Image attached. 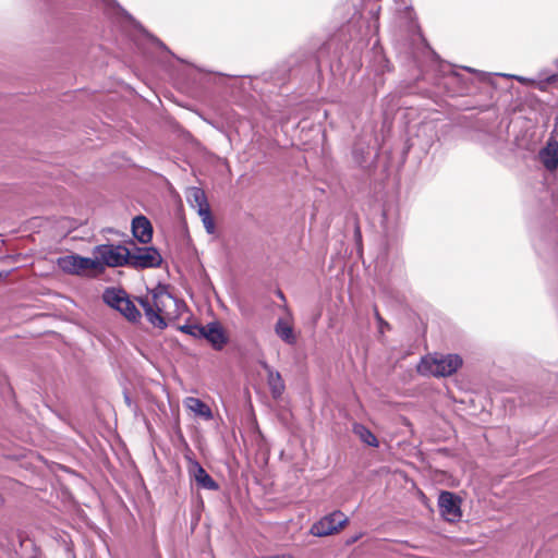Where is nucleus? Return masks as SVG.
Returning a JSON list of instances; mask_svg holds the SVG:
<instances>
[{"label":"nucleus","instance_id":"b1692460","mask_svg":"<svg viewBox=\"0 0 558 558\" xmlns=\"http://www.w3.org/2000/svg\"><path fill=\"white\" fill-rule=\"evenodd\" d=\"M198 215L202 217V222L207 233L213 234L216 230V226L211 216L210 207L207 209H202Z\"/></svg>","mask_w":558,"mask_h":558},{"label":"nucleus","instance_id":"6ab92c4d","mask_svg":"<svg viewBox=\"0 0 558 558\" xmlns=\"http://www.w3.org/2000/svg\"><path fill=\"white\" fill-rule=\"evenodd\" d=\"M119 313H121L129 322L132 323H136L141 318V312L129 296L123 302L121 308H119Z\"/></svg>","mask_w":558,"mask_h":558},{"label":"nucleus","instance_id":"dca6fc26","mask_svg":"<svg viewBox=\"0 0 558 558\" xmlns=\"http://www.w3.org/2000/svg\"><path fill=\"white\" fill-rule=\"evenodd\" d=\"M185 405L196 415L209 421L214 417L211 409L201 399L189 397L185 400Z\"/></svg>","mask_w":558,"mask_h":558},{"label":"nucleus","instance_id":"f03ea898","mask_svg":"<svg viewBox=\"0 0 558 558\" xmlns=\"http://www.w3.org/2000/svg\"><path fill=\"white\" fill-rule=\"evenodd\" d=\"M95 260L98 262L97 270L105 267H124L129 265V247L123 244H99L93 250Z\"/></svg>","mask_w":558,"mask_h":558},{"label":"nucleus","instance_id":"ddd939ff","mask_svg":"<svg viewBox=\"0 0 558 558\" xmlns=\"http://www.w3.org/2000/svg\"><path fill=\"white\" fill-rule=\"evenodd\" d=\"M538 156L546 170H556L558 168V142L550 137L539 150Z\"/></svg>","mask_w":558,"mask_h":558},{"label":"nucleus","instance_id":"0eeeda50","mask_svg":"<svg viewBox=\"0 0 558 558\" xmlns=\"http://www.w3.org/2000/svg\"><path fill=\"white\" fill-rule=\"evenodd\" d=\"M466 118L472 120L466 133L468 140L485 147L488 138L486 110H481L476 117L471 113Z\"/></svg>","mask_w":558,"mask_h":558},{"label":"nucleus","instance_id":"4be33fe9","mask_svg":"<svg viewBox=\"0 0 558 558\" xmlns=\"http://www.w3.org/2000/svg\"><path fill=\"white\" fill-rule=\"evenodd\" d=\"M344 525H311L310 534L313 536H328L339 533Z\"/></svg>","mask_w":558,"mask_h":558},{"label":"nucleus","instance_id":"a878e982","mask_svg":"<svg viewBox=\"0 0 558 558\" xmlns=\"http://www.w3.org/2000/svg\"><path fill=\"white\" fill-rule=\"evenodd\" d=\"M165 289H166V287H163V286H158V288H157V290H160L159 293H161ZM153 298H154V302H150V300L146 296H141L137 299L141 307L144 311V314L157 305L156 300L158 298V292H154Z\"/></svg>","mask_w":558,"mask_h":558},{"label":"nucleus","instance_id":"a211bd4d","mask_svg":"<svg viewBox=\"0 0 558 558\" xmlns=\"http://www.w3.org/2000/svg\"><path fill=\"white\" fill-rule=\"evenodd\" d=\"M189 201L191 206L197 210V214L202 211V209H207L210 207L207 202L205 192L199 187L192 189Z\"/></svg>","mask_w":558,"mask_h":558},{"label":"nucleus","instance_id":"ea45409f","mask_svg":"<svg viewBox=\"0 0 558 558\" xmlns=\"http://www.w3.org/2000/svg\"><path fill=\"white\" fill-rule=\"evenodd\" d=\"M3 502H4V499H3V497L0 495V507L3 505Z\"/></svg>","mask_w":558,"mask_h":558},{"label":"nucleus","instance_id":"4c0bfd02","mask_svg":"<svg viewBox=\"0 0 558 558\" xmlns=\"http://www.w3.org/2000/svg\"><path fill=\"white\" fill-rule=\"evenodd\" d=\"M554 65H555V68H556V70H557L555 73H558V58H556V59L554 60Z\"/></svg>","mask_w":558,"mask_h":558},{"label":"nucleus","instance_id":"5701e85b","mask_svg":"<svg viewBox=\"0 0 558 558\" xmlns=\"http://www.w3.org/2000/svg\"><path fill=\"white\" fill-rule=\"evenodd\" d=\"M316 523H349V518L340 510H333L325 514Z\"/></svg>","mask_w":558,"mask_h":558},{"label":"nucleus","instance_id":"9d476101","mask_svg":"<svg viewBox=\"0 0 558 558\" xmlns=\"http://www.w3.org/2000/svg\"><path fill=\"white\" fill-rule=\"evenodd\" d=\"M202 339H206L217 351L222 350L229 342V337L219 322H210L204 325Z\"/></svg>","mask_w":558,"mask_h":558},{"label":"nucleus","instance_id":"aec40b11","mask_svg":"<svg viewBox=\"0 0 558 558\" xmlns=\"http://www.w3.org/2000/svg\"><path fill=\"white\" fill-rule=\"evenodd\" d=\"M353 430L364 444H366L371 447L379 446L378 439L373 434V432L369 428H367L366 426H364L362 424H355L353 427Z\"/></svg>","mask_w":558,"mask_h":558},{"label":"nucleus","instance_id":"1a4fd4ad","mask_svg":"<svg viewBox=\"0 0 558 558\" xmlns=\"http://www.w3.org/2000/svg\"><path fill=\"white\" fill-rule=\"evenodd\" d=\"M512 80H517L523 85L531 86L539 92H548L558 82V73H549L548 70H542L535 77L512 74Z\"/></svg>","mask_w":558,"mask_h":558},{"label":"nucleus","instance_id":"f257e3e1","mask_svg":"<svg viewBox=\"0 0 558 558\" xmlns=\"http://www.w3.org/2000/svg\"><path fill=\"white\" fill-rule=\"evenodd\" d=\"M463 360L456 353H434L423 356L417 365L423 376L449 377L462 366Z\"/></svg>","mask_w":558,"mask_h":558},{"label":"nucleus","instance_id":"f3484780","mask_svg":"<svg viewBox=\"0 0 558 558\" xmlns=\"http://www.w3.org/2000/svg\"><path fill=\"white\" fill-rule=\"evenodd\" d=\"M275 332L277 336L288 344H294L296 342V337L294 335L293 328L287 324L282 318H279L275 325Z\"/></svg>","mask_w":558,"mask_h":558},{"label":"nucleus","instance_id":"f704fd0d","mask_svg":"<svg viewBox=\"0 0 558 558\" xmlns=\"http://www.w3.org/2000/svg\"><path fill=\"white\" fill-rule=\"evenodd\" d=\"M388 213L389 210L388 209H384L383 211V223L385 225L387 219H388Z\"/></svg>","mask_w":558,"mask_h":558},{"label":"nucleus","instance_id":"473e14b6","mask_svg":"<svg viewBox=\"0 0 558 558\" xmlns=\"http://www.w3.org/2000/svg\"><path fill=\"white\" fill-rule=\"evenodd\" d=\"M462 69L469 73H476L481 80H484L487 76L486 72H477L474 69L469 68V66H463Z\"/></svg>","mask_w":558,"mask_h":558},{"label":"nucleus","instance_id":"423d86ee","mask_svg":"<svg viewBox=\"0 0 558 558\" xmlns=\"http://www.w3.org/2000/svg\"><path fill=\"white\" fill-rule=\"evenodd\" d=\"M437 505L440 515L447 523H459L462 518V499L449 490H441L438 495Z\"/></svg>","mask_w":558,"mask_h":558},{"label":"nucleus","instance_id":"c9c22d12","mask_svg":"<svg viewBox=\"0 0 558 558\" xmlns=\"http://www.w3.org/2000/svg\"><path fill=\"white\" fill-rule=\"evenodd\" d=\"M268 558H293V557L290 556V555H275V556H271V557H268Z\"/></svg>","mask_w":558,"mask_h":558},{"label":"nucleus","instance_id":"2f4dec72","mask_svg":"<svg viewBox=\"0 0 558 558\" xmlns=\"http://www.w3.org/2000/svg\"><path fill=\"white\" fill-rule=\"evenodd\" d=\"M150 41L158 47L159 49L168 52L169 54L173 56V53L170 51V49L157 37L150 36Z\"/></svg>","mask_w":558,"mask_h":558},{"label":"nucleus","instance_id":"4468645a","mask_svg":"<svg viewBox=\"0 0 558 558\" xmlns=\"http://www.w3.org/2000/svg\"><path fill=\"white\" fill-rule=\"evenodd\" d=\"M263 368L267 372V384L274 398L282 396L286 386L279 372L274 371L267 363H263Z\"/></svg>","mask_w":558,"mask_h":558},{"label":"nucleus","instance_id":"f8f14e48","mask_svg":"<svg viewBox=\"0 0 558 558\" xmlns=\"http://www.w3.org/2000/svg\"><path fill=\"white\" fill-rule=\"evenodd\" d=\"M132 234L141 244H148L153 239V225L144 215L135 216L132 219Z\"/></svg>","mask_w":558,"mask_h":558},{"label":"nucleus","instance_id":"6e6552de","mask_svg":"<svg viewBox=\"0 0 558 558\" xmlns=\"http://www.w3.org/2000/svg\"><path fill=\"white\" fill-rule=\"evenodd\" d=\"M98 262L90 257L80 255H68L58 259L59 268L71 275H81L87 269H97Z\"/></svg>","mask_w":558,"mask_h":558},{"label":"nucleus","instance_id":"e433bc0d","mask_svg":"<svg viewBox=\"0 0 558 558\" xmlns=\"http://www.w3.org/2000/svg\"><path fill=\"white\" fill-rule=\"evenodd\" d=\"M8 275H9V272H7V271H5V272L0 271V279H2V278H7V277H8Z\"/></svg>","mask_w":558,"mask_h":558},{"label":"nucleus","instance_id":"20e7f679","mask_svg":"<svg viewBox=\"0 0 558 558\" xmlns=\"http://www.w3.org/2000/svg\"><path fill=\"white\" fill-rule=\"evenodd\" d=\"M132 248H129V265L128 267L134 269H148L160 267L162 256L155 246H137L133 241H130Z\"/></svg>","mask_w":558,"mask_h":558},{"label":"nucleus","instance_id":"cd10ccee","mask_svg":"<svg viewBox=\"0 0 558 558\" xmlns=\"http://www.w3.org/2000/svg\"><path fill=\"white\" fill-rule=\"evenodd\" d=\"M203 328L204 325L184 324L179 327V330L194 338L202 339Z\"/></svg>","mask_w":558,"mask_h":558},{"label":"nucleus","instance_id":"393cba45","mask_svg":"<svg viewBox=\"0 0 558 558\" xmlns=\"http://www.w3.org/2000/svg\"><path fill=\"white\" fill-rule=\"evenodd\" d=\"M165 289H166V287H163V286H158V288H157V290H160L159 293H161ZM153 298H154V302H150V300L146 296H141L137 299L141 307L144 311V314L157 305L156 300L158 298V292H154Z\"/></svg>","mask_w":558,"mask_h":558},{"label":"nucleus","instance_id":"2eb2a0df","mask_svg":"<svg viewBox=\"0 0 558 558\" xmlns=\"http://www.w3.org/2000/svg\"><path fill=\"white\" fill-rule=\"evenodd\" d=\"M128 296V293L123 289L111 287L104 291L102 300L108 306L119 312V308H121Z\"/></svg>","mask_w":558,"mask_h":558},{"label":"nucleus","instance_id":"a19ab883","mask_svg":"<svg viewBox=\"0 0 558 558\" xmlns=\"http://www.w3.org/2000/svg\"><path fill=\"white\" fill-rule=\"evenodd\" d=\"M493 520H499L498 518H489V521H493Z\"/></svg>","mask_w":558,"mask_h":558},{"label":"nucleus","instance_id":"39448f33","mask_svg":"<svg viewBox=\"0 0 558 558\" xmlns=\"http://www.w3.org/2000/svg\"><path fill=\"white\" fill-rule=\"evenodd\" d=\"M441 78L438 82L439 86H444L450 96L463 95L471 90L469 80L459 73L451 64L440 63Z\"/></svg>","mask_w":558,"mask_h":558},{"label":"nucleus","instance_id":"9b49d317","mask_svg":"<svg viewBox=\"0 0 558 558\" xmlns=\"http://www.w3.org/2000/svg\"><path fill=\"white\" fill-rule=\"evenodd\" d=\"M189 474L195 481L199 488L208 490H218L219 484L210 476V474L196 461L189 459Z\"/></svg>","mask_w":558,"mask_h":558},{"label":"nucleus","instance_id":"7ed1b4c3","mask_svg":"<svg viewBox=\"0 0 558 558\" xmlns=\"http://www.w3.org/2000/svg\"><path fill=\"white\" fill-rule=\"evenodd\" d=\"M512 74L490 72V110L497 108H507L513 99Z\"/></svg>","mask_w":558,"mask_h":558},{"label":"nucleus","instance_id":"bb28decb","mask_svg":"<svg viewBox=\"0 0 558 558\" xmlns=\"http://www.w3.org/2000/svg\"><path fill=\"white\" fill-rule=\"evenodd\" d=\"M165 289H166V287H163V286H158V288H157V290H160L159 293H161ZM153 298H154V302H150V300L146 296H141L137 299L141 307L144 311V314L157 305L156 300L158 298V292H154Z\"/></svg>","mask_w":558,"mask_h":558},{"label":"nucleus","instance_id":"c756f323","mask_svg":"<svg viewBox=\"0 0 558 558\" xmlns=\"http://www.w3.org/2000/svg\"><path fill=\"white\" fill-rule=\"evenodd\" d=\"M374 317L378 325V332L384 335L386 330H390V324L383 318L376 305H374Z\"/></svg>","mask_w":558,"mask_h":558},{"label":"nucleus","instance_id":"412c9836","mask_svg":"<svg viewBox=\"0 0 558 558\" xmlns=\"http://www.w3.org/2000/svg\"><path fill=\"white\" fill-rule=\"evenodd\" d=\"M161 307L157 304L154 308L145 313V317L147 322L151 324L154 327L163 330L167 328L168 324L166 319L161 316Z\"/></svg>","mask_w":558,"mask_h":558},{"label":"nucleus","instance_id":"72a5a7b5","mask_svg":"<svg viewBox=\"0 0 558 558\" xmlns=\"http://www.w3.org/2000/svg\"><path fill=\"white\" fill-rule=\"evenodd\" d=\"M280 71H282L284 75H286L288 72H290V71H291L290 62H289V63H287V64H282V65L280 66Z\"/></svg>","mask_w":558,"mask_h":558},{"label":"nucleus","instance_id":"c85d7f7f","mask_svg":"<svg viewBox=\"0 0 558 558\" xmlns=\"http://www.w3.org/2000/svg\"><path fill=\"white\" fill-rule=\"evenodd\" d=\"M366 154H368V151L366 150V148L363 145H361L359 143L354 144V146L352 148V156L356 163L362 165L363 162H365Z\"/></svg>","mask_w":558,"mask_h":558},{"label":"nucleus","instance_id":"7c9ffc66","mask_svg":"<svg viewBox=\"0 0 558 558\" xmlns=\"http://www.w3.org/2000/svg\"><path fill=\"white\" fill-rule=\"evenodd\" d=\"M123 399H124V403L125 405L134 413L136 414L137 411H138V407L137 404H135L128 391L126 388L123 389Z\"/></svg>","mask_w":558,"mask_h":558},{"label":"nucleus","instance_id":"58836bf2","mask_svg":"<svg viewBox=\"0 0 558 558\" xmlns=\"http://www.w3.org/2000/svg\"><path fill=\"white\" fill-rule=\"evenodd\" d=\"M278 296H279L280 299H284V295H283V293H282L281 291H278Z\"/></svg>","mask_w":558,"mask_h":558}]
</instances>
